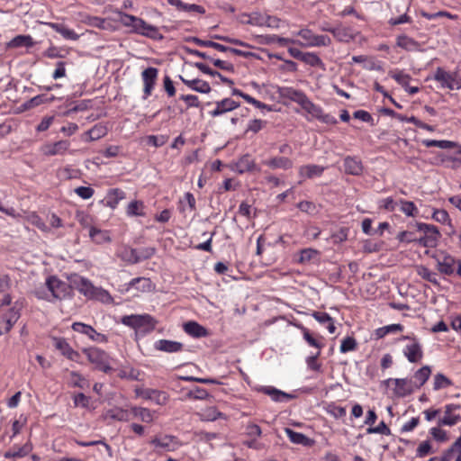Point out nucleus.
<instances>
[{
  "mask_svg": "<svg viewBox=\"0 0 461 461\" xmlns=\"http://www.w3.org/2000/svg\"><path fill=\"white\" fill-rule=\"evenodd\" d=\"M38 299L53 302L54 300H66L73 295L71 284L61 281L55 276H50L46 279L45 286L39 287L34 291Z\"/></svg>",
  "mask_w": 461,
  "mask_h": 461,
  "instance_id": "1",
  "label": "nucleus"
},
{
  "mask_svg": "<svg viewBox=\"0 0 461 461\" xmlns=\"http://www.w3.org/2000/svg\"><path fill=\"white\" fill-rule=\"evenodd\" d=\"M118 21L125 27H131V32L150 38L152 40H162L164 37L158 27L147 23L143 19L128 14L122 11L116 12Z\"/></svg>",
  "mask_w": 461,
  "mask_h": 461,
  "instance_id": "2",
  "label": "nucleus"
},
{
  "mask_svg": "<svg viewBox=\"0 0 461 461\" xmlns=\"http://www.w3.org/2000/svg\"><path fill=\"white\" fill-rule=\"evenodd\" d=\"M121 322L135 330V336H144L155 330L157 321L149 314H131L122 316Z\"/></svg>",
  "mask_w": 461,
  "mask_h": 461,
  "instance_id": "3",
  "label": "nucleus"
},
{
  "mask_svg": "<svg viewBox=\"0 0 461 461\" xmlns=\"http://www.w3.org/2000/svg\"><path fill=\"white\" fill-rule=\"evenodd\" d=\"M398 341L407 340L408 343L402 349L403 356L410 363H420L423 358V348L420 339L414 335H403L400 337Z\"/></svg>",
  "mask_w": 461,
  "mask_h": 461,
  "instance_id": "4",
  "label": "nucleus"
},
{
  "mask_svg": "<svg viewBox=\"0 0 461 461\" xmlns=\"http://www.w3.org/2000/svg\"><path fill=\"white\" fill-rule=\"evenodd\" d=\"M84 353L88 361L95 365L96 369L106 374L113 371V367L110 365L111 357L105 351L93 347L84 349Z\"/></svg>",
  "mask_w": 461,
  "mask_h": 461,
  "instance_id": "5",
  "label": "nucleus"
},
{
  "mask_svg": "<svg viewBox=\"0 0 461 461\" xmlns=\"http://www.w3.org/2000/svg\"><path fill=\"white\" fill-rule=\"evenodd\" d=\"M297 35L303 40V42L298 41V44L303 48L329 47L331 44V39L328 35L314 34L307 28L301 29Z\"/></svg>",
  "mask_w": 461,
  "mask_h": 461,
  "instance_id": "6",
  "label": "nucleus"
},
{
  "mask_svg": "<svg viewBox=\"0 0 461 461\" xmlns=\"http://www.w3.org/2000/svg\"><path fill=\"white\" fill-rule=\"evenodd\" d=\"M415 227L419 231L423 232V236L418 239V244L426 248H433L437 245L440 238L438 227L423 222H416Z\"/></svg>",
  "mask_w": 461,
  "mask_h": 461,
  "instance_id": "7",
  "label": "nucleus"
},
{
  "mask_svg": "<svg viewBox=\"0 0 461 461\" xmlns=\"http://www.w3.org/2000/svg\"><path fill=\"white\" fill-rule=\"evenodd\" d=\"M149 443L154 447L156 453L160 451L173 452L182 446L176 437L167 434L157 435L150 439Z\"/></svg>",
  "mask_w": 461,
  "mask_h": 461,
  "instance_id": "8",
  "label": "nucleus"
},
{
  "mask_svg": "<svg viewBox=\"0 0 461 461\" xmlns=\"http://www.w3.org/2000/svg\"><path fill=\"white\" fill-rule=\"evenodd\" d=\"M433 258L436 260L438 270L444 275L451 276L456 272V260L451 255L438 251Z\"/></svg>",
  "mask_w": 461,
  "mask_h": 461,
  "instance_id": "9",
  "label": "nucleus"
},
{
  "mask_svg": "<svg viewBox=\"0 0 461 461\" xmlns=\"http://www.w3.org/2000/svg\"><path fill=\"white\" fill-rule=\"evenodd\" d=\"M71 285L88 298H96L102 293V290L95 287L88 279L79 276H75L71 279Z\"/></svg>",
  "mask_w": 461,
  "mask_h": 461,
  "instance_id": "10",
  "label": "nucleus"
},
{
  "mask_svg": "<svg viewBox=\"0 0 461 461\" xmlns=\"http://www.w3.org/2000/svg\"><path fill=\"white\" fill-rule=\"evenodd\" d=\"M433 79L438 82L441 87L449 90L458 89L461 86L456 82V73H449L440 67L437 68Z\"/></svg>",
  "mask_w": 461,
  "mask_h": 461,
  "instance_id": "11",
  "label": "nucleus"
},
{
  "mask_svg": "<svg viewBox=\"0 0 461 461\" xmlns=\"http://www.w3.org/2000/svg\"><path fill=\"white\" fill-rule=\"evenodd\" d=\"M158 70L156 68L149 67L141 73V77L144 84L143 99H147L152 93L154 86L158 78Z\"/></svg>",
  "mask_w": 461,
  "mask_h": 461,
  "instance_id": "12",
  "label": "nucleus"
},
{
  "mask_svg": "<svg viewBox=\"0 0 461 461\" xmlns=\"http://www.w3.org/2000/svg\"><path fill=\"white\" fill-rule=\"evenodd\" d=\"M70 147L69 140H61L56 141L54 143H46L44 144L41 150L43 155L50 157L57 155H64L67 151H68Z\"/></svg>",
  "mask_w": 461,
  "mask_h": 461,
  "instance_id": "13",
  "label": "nucleus"
},
{
  "mask_svg": "<svg viewBox=\"0 0 461 461\" xmlns=\"http://www.w3.org/2000/svg\"><path fill=\"white\" fill-rule=\"evenodd\" d=\"M461 406L459 404H447L445 406V415L442 418H439L438 420V425L439 427L442 426H454L456 425L460 420L461 415L455 414V411L459 410Z\"/></svg>",
  "mask_w": 461,
  "mask_h": 461,
  "instance_id": "14",
  "label": "nucleus"
},
{
  "mask_svg": "<svg viewBox=\"0 0 461 461\" xmlns=\"http://www.w3.org/2000/svg\"><path fill=\"white\" fill-rule=\"evenodd\" d=\"M72 329L76 332H79L86 335L89 339L94 341L104 343L107 341V337L102 333L97 332L92 326L82 323L75 322L72 325Z\"/></svg>",
  "mask_w": 461,
  "mask_h": 461,
  "instance_id": "15",
  "label": "nucleus"
},
{
  "mask_svg": "<svg viewBox=\"0 0 461 461\" xmlns=\"http://www.w3.org/2000/svg\"><path fill=\"white\" fill-rule=\"evenodd\" d=\"M258 391L268 395L276 402H288L295 397L294 394L283 392L274 386H260Z\"/></svg>",
  "mask_w": 461,
  "mask_h": 461,
  "instance_id": "16",
  "label": "nucleus"
},
{
  "mask_svg": "<svg viewBox=\"0 0 461 461\" xmlns=\"http://www.w3.org/2000/svg\"><path fill=\"white\" fill-rule=\"evenodd\" d=\"M333 37L340 42H349L356 38V32L349 26H344L339 23L334 26Z\"/></svg>",
  "mask_w": 461,
  "mask_h": 461,
  "instance_id": "17",
  "label": "nucleus"
},
{
  "mask_svg": "<svg viewBox=\"0 0 461 461\" xmlns=\"http://www.w3.org/2000/svg\"><path fill=\"white\" fill-rule=\"evenodd\" d=\"M154 348L167 353H176L183 350L184 345L178 341L159 339L155 342Z\"/></svg>",
  "mask_w": 461,
  "mask_h": 461,
  "instance_id": "18",
  "label": "nucleus"
},
{
  "mask_svg": "<svg viewBox=\"0 0 461 461\" xmlns=\"http://www.w3.org/2000/svg\"><path fill=\"white\" fill-rule=\"evenodd\" d=\"M215 104V109L210 112V114L212 117H217L222 113L230 112L240 106V103L230 98H225L221 101L216 102Z\"/></svg>",
  "mask_w": 461,
  "mask_h": 461,
  "instance_id": "19",
  "label": "nucleus"
},
{
  "mask_svg": "<svg viewBox=\"0 0 461 461\" xmlns=\"http://www.w3.org/2000/svg\"><path fill=\"white\" fill-rule=\"evenodd\" d=\"M388 382H393L395 384L394 393L399 397H405L413 392V386L411 381L405 378L389 379Z\"/></svg>",
  "mask_w": 461,
  "mask_h": 461,
  "instance_id": "20",
  "label": "nucleus"
},
{
  "mask_svg": "<svg viewBox=\"0 0 461 461\" xmlns=\"http://www.w3.org/2000/svg\"><path fill=\"white\" fill-rule=\"evenodd\" d=\"M44 24L59 33L66 40L77 41L79 38V35L74 30L68 28L64 23H45Z\"/></svg>",
  "mask_w": 461,
  "mask_h": 461,
  "instance_id": "21",
  "label": "nucleus"
},
{
  "mask_svg": "<svg viewBox=\"0 0 461 461\" xmlns=\"http://www.w3.org/2000/svg\"><path fill=\"white\" fill-rule=\"evenodd\" d=\"M345 172L353 176H359L363 172V165L356 157L348 156L344 158Z\"/></svg>",
  "mask_w": 461,
  "mask_h": 461,
  "instance_id": "22",
  "label": "nucleus"
},
{
  "mask_svg": "<svg viewBox=\"0 0 461 461\" xmlns=\"http://www.w3.org/2000/svg\"><path fill=\"white\" fill-rule=\"evenodd\" d=\"M265 15L260 12H252L251 14H242L240 16V22L243 24L253 26H265Z\"/></svg>",
  "mask_w": 461,
  "mask_h": 461,
  "instance_id": "23",
  "label": "nucleus"
},
{
  "mask_svg": "<svg viewBox=\"0 0 461 461\" xmlns=\"http://www.w3.org/2000/svg\"><path fill=\"white\" fill-rule=\"evenodd\" d=\"M143 394L145 400L152 401L158 405H166L169 400L168 393L160 390L149 388Z\"/></svg>",
  "mask_w": 461,
  "mask_h": 461,
  "instance_id": "24",
  "label": "nucleus"
},
{
  "mask_svg": "<svg viewBox=\"0 0 461 461\" xmlns=\"http://www.w3.org/2000/svg\"><path fill=\"white\" fill-rule=\"evenodd\" d=\"M285 432L289 438L290 441L294 444L302 445L304 447H311L314 443L312 439L309 438L304 434L294 431L290 428H285Z\"/></svg>",
  "mask_w": 461,
  "mask_h": 461,
  "instance_id": "25",
  "label": "nucleus"
},
{
  "mask_svg": "<svg viewBox=\"0 0 461 461\" xmlns=\"http://www.w3.org/2000/svg\"><path fill=\"white\" fill-rule=\"evenodd\" d=\"M264 164L271 169H284L287 170L293 167V161L286 157H274L268 160L264 161Z\"/></svg>",
  "mask_w": 461,
  "mask_h": 461,
  "instance_id": "26",
  "label": "nucleus"
},
{
  "mask_svg": "<svg viewBox=\"0 0 461 461\" xmlns=\"http://www.w3.org/2000/svg\"><path fill=\"white\" fill-rule=\"evenodd\" d=\"M179 78L185 85H186L189 88H191L194 91L202 94H208L211 92V86L206 81L198 78L189 80L185 79L182 76H179Z\"/></svg>",
  "mask_w": 461,
  "mask_h": 461,
  "instance_id": "27",
  "label": "nucleus"
},
{
  "mask_svg": "<svg viewBox=\"0 0 461 461\" xmlns=\"http://www.w3.org/2000/svg\"><path fill=\"white\" fill-rule=\"evenodd\" d=\"M281 94L283 96L289 98L293 102L297 103L302 107H303V104L306 102V100L308 99L307 95L303 92H302L300 90L294 89L292 87L284 88L282 90Z\"/></svg>",
  "mask_w": 461,
  "mask_h": 461,
  "instance_id": "28",
  "label": "nucleus"
},
{
  "mask_svg": "<svg viewBox=\"0 0 461 461\" xmlns=\"http://www.w3.org/2000/svg\"><path fill=\"white\" fill-rule=\"evenodd\" d=\"M184 330L194 338L206 337L207 330L195 321H188L184 324Z\"/></svg>",
  "mask_w": 461,
  "mask_h": 461,
  "instance_id": "29",
  "label": "nucleus"
},
{
  "mask_svg": "<svg viewBox=\"0 0 461 461\" xmlns=\"http://www.w3.org/2000/svg\"><path fill=\"white\" fill-rule=\"evenodd\" d=\"M124 198L125 193L122 190L119 188L111 189L105 196L106 205L114 209L119 202Z\"/></svg>",
  "mask_w": 461,
  "mask_h": 461,
  "instance_id": "30",
  "label": "nucleus"
},
{
  "mask_svg": "<svg viewBox=\"0 0 461 461\" xmlns=\"http://www.w3.org/2000/svg\"><path fill=\"white\" fill-rule=\"evenodd\" d=\"M396 44L398 47L407 51H416L420 50L419 42L406 35L398 36Z\"/></svg>",
  "mask_w": 461,
  "mask_h": 461,
  "instance_id": "31",
  "label": "nucleus"
},
{
  "mask_svg": "<svg viewBox=\"0 0 461 461\" xmlns=\"http://www.w3.org/2000/svg\"><path fill=\"white\" fill-rule=\"evenodd\" d=\"M324 171V167L318 165H305L299 168V175L307 178H312L314 176H321Z\"/></svg>",
  "mask_w": 461,
  "mask_h": 461,
  "instance_id": "32",
  "label": "nucleus"
},
{
  "mask_svg": "<svg viewBox=\"0 0 461 461\" xmlns=\"http://www.w3.org/2000/svg\"><path fill=\"white\" fill-rule=\"evenodd\" d=\"M185 41L188 42H194L196 45L201 46V47L213 48L221 52H227V50H228L227 46H224L222 44H220V43L212 41H203L197 37H188V38H186Z\"/></svg>",
  "mask_w": 461,
  "mask_h": 461,
  "instance_id": "33",
  "label": "nucleus"
},
{
  "mask_svg": "<svg viewBox=\"0 0 461 461\" xmlns=\"http://www.w3.org/2000/svg\"><path fill=\"white\" fill-rule=\"evenodd\" d=\"M89 237L96 244H103L111 241V237L107 230H103L95 227H91L89 230Z\"/></svg>",
  "mask_w": 461,
  "mask_h": 461,
  "instance_id": "34",
  "label": "nucleus"
},
{
  "mask_svg": "<svg viewBox=\"0 0 461 461\" xmlns=\"http://www.w3.org/2000/svg\"><path fill=\"white\" fill-rule=\"evenodd\" d=\"M33 45V39L30 35H17L7 43L8 48H31Z\"/></svg>",
  "mask_w": 461,
  "mask_h": 461,
  "instance_id": "35",
  "label": "nucleus"
},
{
  "mask_svg": "<svg viewBox=\"0 0 461 461\" xmlns=\"http://www.w3.org/2000/svg\"><path fill=\"white\" fill-rule=\"evenodd\" d=\"M237 171L240 174L252 171L256 167L255 161L251 158L249 154L242 156L236 164Z\"/></svg>",
  "mask_w": 461,
  "mask_h": 461,
  "instance_id": "36",
  "label": "nucleus"
},
{
  "mask_svg": "<svg viewBox=\"0 0 461 461\" xmlns=\"http://www.w3.org/2000/svg\"><path fill=\"white\" fill-rule=\"evenodd\" d=\"M431 374V369L429 366H424L418 369L414 373V379H415V387L420 388L421 387L429 378V375Z\"/></svg>",
  "mask_w": 461,
  "mask_h": 461,
  "instance_id": "37",
  "label": "nucleus"
},
{
  "mask_svg": "<svg viewBox=\"0 0 461 461\" xmlns=\"http://www.w3.org/2000/svg\"><path fill=\"white\" fill-rule=\"evenodd\" d=\"M195 67L203 73L206 74V75H210L212 77H218L221 82L227 84V85H233V81L230 78H227L225 77L224 76H222L220 72L216 71V70H212L211 68H209L207 65L203 64V63H201V62H196L195 63Z\"/></svg>",
  "mask_w": 461,
  "mask_h": 461,
  "instance_id": "38",
  "label": "nucleus"
},
{
  "mask_svg": "<svg viewBox=\"0 0 461 461\" xmlns=\"http://www.w3.org/2000/svg\"><path fill=\"white\" fill-rule=\"evenodd\" d=\"M119 257L122 258V260L129 264L138 263L137 249L131 248L129 246H124L121 249V251L119 252Z\"/></svg>",
  "mask_w": 461,
  "mask_h": 461,
  "instance_id": "39",
  "label": "nucleus"
},
{
  "mask_svg": "<svg viewBox=\"0 0 461 461\" xmlns=\"http://www.w3.org/2000/svg\"><path fill=\"white\" fill-rule=\"evenodd\" d=\"M129 285L131 287H135L137 290L141 292H149L152 290V282L149 278L146 277H137L133 278Z\"/></svg>",
  "mask_w": 461,
  "mask_h": 461,
  "instance_id": "40",
  "label": "nucleus"
},
{
  "mask_svg": "<svg viewBox=\"0 0 461 461\" xmlns=\"http://www.w3.org/2000/svg\"><path fill=\"white\" fill-rule=\"evenodd\" d=\"M55 347L59 349L64 356L73 360L77 353L69 346V344L64 339H56Z\"/></svg>",
  "mask_w": 461,
  "mask_h": 461,
  "instance_id": "41",
  "label": "nucleus"
},
{
  "mask_svg": "<svg viewBox=\"0 0 461 461\" xmlns=\"http://www.w3.org/2000/svg\"><path fill=\"white\" fill-rule=\"evenodd\" d=\"M107 133V128L104 124L98 123L93 126L89 131H86L89 140H97Z\"/></svg>",
  "mask_w": 461,
  "mask_h": 461,
  "instance_id": "42",
  "label": "nucleus"
},
{
  "mask_svg": "<svg viewBox=\"0 0 461 461\" xmlns=\"http://www.w3.org/2000/svg\"><path fill=\"white\" fill-rule=\"evenodd\" d=\"M131 414L134 417L140 418L143 422H151L153 420V414L147 408L132 407L131 409Z\"/></svg>",
  "mask_w": 461,
  "mask_h": 461,
  "instance_id": "43",
  "label": "nucleus"
},
{
  "mask_svg": "<svg viewBox=\"0 0 461 461\" xmlns=\"http://www.w3.org/2000/svg\"><path fill=\"white\" fill-rule=\"evenodd\" d=\"M389 76L393 78L404 89H407L409 83L411 80L410 75L403 73L402 70L390 71Z\"/></svg>",
  "mask_w": 461,
  "mask_h": 461,
  "instance_id": "44",
  "label": "nucleus"
},
{
  "mask_svg": "<svg viewBox=\"0 0 461 461\" xmlns=\"http://www.w3.org/2000/svg\"><path fill=\"white\" fill-rule=\"evenodd\" d=\"M422 144L427 148L437 147L442 149H453L456 145L454 141L436 140H423Z\"/></svg>",
  "mask_w": 461,
  "mask_h": 461,
  "instance_id": "45",
  "label": "nucleus"
},
{
  "mask_svg": "<svg viewBox=\"0 0 461 461\" xmlns=\"http://www.w3.org/2000/svg\"><path fill=\"white\" fill-rule=\"evenodd\" d=\"M107 414L111 419L119 421H128L131 419V411L119 408L109 410Z\"/></svg>",
  "mask_w": 461,
  "mask_h": 461,
  "instance_id": "46",
  "label": "nucleus"
},
{
  "mask_svg": "<svg viewBox=\"0 0 461 461\" xmlns=\"http://www.w3.org/2000/svg\"><path fill=\"white\" fill-rule=\"evenodd\" d=\"M209 397L208 392L202 387H194V389L188 391L185 395V400H204Z\"/></svg>",
  "mask_w": 461,
  "mask_h": 461,
  "instance_id": "47",
  "label": "nucleus"
},
{
  "mask_svg": "<svg viewBox=\"0 0 461 461\" xmlns=\"http://www.w3.org/2000/svg\"><path fill=\"white\" fill-rule=\"evenodd\" d=\"M401 204V211L406 215L410 217H415L418 214V208L414 204L413 202L406 201L403 199H401L399 201Z\"/></svg>",
  "mask_w": 461,
  "mask_h": 461,
  "instance_id": "48",
  "label": "nucleus"
},
{
  "mask_svg": "<svg viewBox=\"0 0 461 461\" xmlns=\"http://www.w3.org/2000/svg\"><path fill=\"white\" fill-rule=\"evenodd\" d=\"M303 62L305 64L311 66V67H319L322 68L324 66L322 60L320 59V57L312 52H305L303 54Z\"/></svg>",
  "mask_w": 461,
  "mask_h": 461,
  "instance_id": "49",
  "label": "nucleus"
},
{
  "mask_svg": "<svg viewBox=\"0 0 461 461\" xmlns=\"http://www.w3.org/2000/svg\"><path fill=\"white\" fill-rule=\"evenodd\" d=\"M452 385V382L450 379H448L446 375L443 374H437L434 376V384H433V389L435 391L447 388L448 386Z\"/></svg>",
  "mask_w": 461,
  "mask_h": 461,
  "instance_id": "50",
  "label": "nucleus"
},
{
  "mask_svg": "<svg viewBox=\"0 0 461 461\" xmlns=\"http://www.w3.org/2000/svg\"><path fill=\"white\" fill-rule=\"evenodd\" d=\"M144 204L140 201L131 202L127 207V213L131 216H143Z\"/></svg>",
  "mask_w": 461,
  "mask_h": 461,
  "instance_id": "51",
  "label": "nucleus"
},
{
  "mask_svg": "<svg viewBox=\"0 0 461 461\" xmlns=\"http://www.w3.org/2000/svg\"><path fill=\"white\" fill-rule=\"evenodd\" d=\"M299 328L303 331V339L310 346L316 348L317 349H321L323 344H321L316 338H314L307 328L302 325H300Z\"/></svg>",
  "mask_w": 461,
  "mask_h": 461,
  "instance_id": "52",
  "label": "nucleus"
},
{
  "mask_svg": "<svg viewBox=\"0 0 461 461\" xmlns=\"http://www.w3.org/2000/svg\"><path fill=\"white\" fill-rule=\"evenodd\" d=\"M302 108L317 119L321 116L322 109L314 104L309 98L303 104Z\"/></svg>",
  "mask_w": 461,
  "mask_h": 461,
  "instance_id": "53",
  "label": "nucleus"
},
{
  "mask_svg": "<svg viewBox=\"0 0 461 461\" xmlns=\"http://www.w3.org/2000/svg\"><path fill=\"white\" fill-rule=\"evenodd\" d=\"M20 314L14 309H11L8 315H6L5 319L3 321L4 325H5V332H9L13 328L14 324L19 319Z\"/></svg>",
  "mask_w": 461,
  "mask_h": 461,
  "instance_id": "54",
  "label": "nucleus"
},
{
  "mask_svg": "<svg viewBox=\"0 0 461 461\" xmlns=\"http://www.w3.org/2000/svg\"><path fill=\"white\" fill-rule=\"evenodd\" d=\"M418 275L422 277L424 280H427L434 285H438V281L437 278V274L434 272H431L429 268L425 267H420L418 269Z\"/></svg>",
  "mask_w": 461,
  "mask_h": 461,
  "instance_id": "55",
  "label": "nucleus"
},
{
  "mask_svg": "<svg viewBox=\"0 0 461 461\" xmlns=\"http://www.w3.org/2000/svg\"><path fill=\"white\" fill-rule=\"evenodd\" d=\"M318 255V251L312 249H304L300 252L299 263L306 264L312 260Z\"/></svg>",
  "mask_w": 461,
  "mask_h": 461,
  "instance_id": "56",
  "label": "nucleus"
},
{
  "mask_svg": "<svg viewBox=\"0 0 461 461\" xmlns=\"http://www.w3.org/2000/svg\"><path fill=\"white\" fill-rule=\"evenodd\" d=\"M357 343L353 337H347L341 341L339 350L341 353H347L348 351L355 350Z\"/></svg>",
  "mask_w": 461,
  "mask_h": 461,
  "instance_id": "57",
  "label": "nucleus"
},
{
  "mask_svg": "<svg viewBox=\"0 0 461 461\" xmlns=\"http://www.w3.org/2000/svg\"><path fill=\"white\" fill-rule=\"evenodd\" d=\"M421 16L428 19V20H434V19H437V18H439V17H447L449 19H456V15L455 14H452L447 11H438L437 13H433V14H429V13H427V12H424L422 11L420 13Z\"/></svg>",
  "mask_w": 461,
  "mask_h": 461,
  "instance_id": "58",
  "label": "nucleus"
},
{
  "mask_svg": "<svg viewBox=\"0 0 461 461\" xmlns=\"http://www.w3.org/2000/svg\"><path fill=\"white\" fill-rule=\"evenodd\" d=\"M368 434H382L389 436L391 434L390 429L384 423V421H381L376 427H369L366 429Z\"/></svg>",
  "mask_w": 461,
  "mask_h": 461,
  "instance_id": "59",
  "label": "nucleus"
},
{
  "mask_svg": "<svg viewBox=\"0 0 461 461\" xmlns=\"http://www.w3.org/2000/svg\"><path fill=\"white\" fill-rule=\"evenodd\" d=\"M32 449V447L29 443H25L22 447L14 446L13 447L14 455L15 458H21L26 456Z\"/></svg>",
  "mask_w": 461,
  "mask_h": 461,
  "instance_id": "60",
  "label": "nucleus"
},
{
  "mask_svg": "<svg viewBox=\"0 0 461 461\" xmlns=\"http://www.w3.org/2000/svg\"><path fill=\"white\" fill-rule=\"evenodd\" d=\"M297 208L308 214H314L317 212V207L315 203L310 201H302L298 203Z\"/></svg>",
  "mask_w": 461,
  "mask_h": 461,
  "instance_id": "61",
  "label": "nucleus"
},
{
  "mask_svg": "<svg viewBox=\"0 0 461 461\" xmlns=\"http://www.w3.org/2000/svg\"><path fill=\"white\" fill-rule=\"evenodd\" d=\"M155 252L156 249L151 247L137 249L138 263L142 260L150 258L152 256H154Z\"/></svg>",
  "mask_w": 461,
  "mask_h": 461,
  "instance_id": "62",
  "label": "nucleus"
},
{
  "mask_svg": "<svg viewBox=\"0 0 461 461\" xmlns=\"http://www.w3.org/2000/svg\"><path fill=\"white\" fill-rule=\"evenodd\" d=\"M418 239L419 238H416L415 234L412 231H409V230L401 231L397 235V240L400 242H406V243L417 242L418 243Z\"/></svg>",
  "mask_w": 461,
  "mask_h": 461,
  "instance_id": "63",
  "label": "nucleus"
},
{
  "mask_svg": "<svg viewBox=\"0 0 461 461\" xmlns=\"http://www.w3.org/2000/svg\"><path fill=\"white\" fill-rule=\"evenodd\" d=\"M431 452V445L429 440L423 441L417 448L416 456L424 457Z\"/></svg>",
  "mask_w": 461,
  "mask_h": 461,
  "instance_id": "64",
  "label": "nucleus"
}]
</instances>
